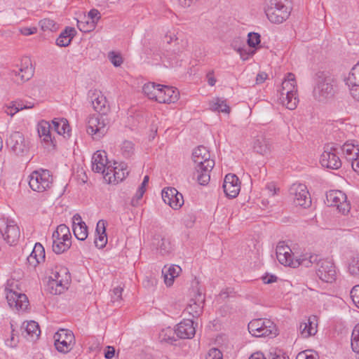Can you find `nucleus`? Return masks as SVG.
<instances>
[{"instance_id":"obj_1","label":"nucleus","mask_w":359,"mask_h":359,"mask_svg":"<svg viewBox=\"0 0 359 359\" xmlns=\"http://www.w3.org/2000/svg\"><path fill=\"white\" fill-rule=\"evenodd\" d=\"M296 262L305 267L316 264V274L320 280L326 283H332L336 280V267L331 260L322 259L318 255L305 254L301 255Z\"/></svg>"},{"instance_id":"obj_2","label":"nucleus","mask_w":359,"mask_h":359,"mask_svg":"<svg viewBox=\"0 0 359 359\" xmlns=\"http://www.w3.org/2000/svg\"><path fill=\"white\" fill-rule=\"evenodd\" d=\"M192 159L196 164V180L199 184L206 185L210 180V172L215 166V161L210 158V154L208 149L198 146L192 153Z\"/></svg>"},{"instance_id":"obj_3","label":"nucleus","mask_w":359,"mask_h":359,"mask_svg":"<svg viewBox=\"0 0 359 359\" xmlns=\"http://www.w3.org/2000/svg\"><path fill=\"white\" fill-rule=\"evenodd\" d=\"M316 86L313 90V95L318 101H323L332 97L334 95L335 79L333 76L325 72L318 74Z\"/></svg>"},{"instance_id":"obj_4","label":"nucleus","mask_w":359,"mask_h":359,"mask_svg":"<svg viewBox=\"0 0 359 359\" xmlns=\"http://www.w3.org/2000/svg\"><path fill=\"white\" fill-rule=\"evenodd\" d=\"M265 13L270 22L280 24L290 16V10L281 0H266Z\"/></svg>"},{"instance_id":"obj_5","label":"nucleus","mask_w":359,"mask_h":359,"mask_svg":"<svg viewBox=\"0 0 359 359\" xmlns=\"http://www.w3.org/2000/svg\"><path fill=\"white\" fill-rule=\"evenodd\" d=\"M6 144L11 153L19 157L27 156L30 149L29 141L19 131L10 133L6 138Z\"/></svg>"},{"instance_id":"obj_6","label":"nucleus","mask_w":359,"mask_h":359,"mask_svg":"<svg viewBox=\"0 0 359 359\" xmlns=\"http://www.w3.org/2000/svg\"><path fill=\"white\" fill-rule=\"evenodd\" d=\"M110 120L107 114H98L89 117L86 131L88 134L93 136V139L98 140L102 138L109 128Z\"/></svg>"},{"instance_id":"obj_7","label":"nucleus","mask_w":359,"mask_h":359,"mask_svg":"<svg viewBox=\"0 0 359 359\" xmlns=\"http://www.w3.org/2000/svg\"><path fill=\"white\" fill-rule=\"evenodd\" d=\"M71 283V275L67 268L60 267L53 273L48 283L50 292L60 294L67 290Z\"/></svg>"},{"instance_id":"obj_8","label":"nucleus","mask_w":359,"mask_h":359,"mask_svg":"<svg viewBox=\"0 0 359 359\" xmlns=\"http://www.w3.org/2000/svg\"><path fill=\"white\" fill-rule=\"evenodd\" d=\"M248 327L250 333L257 337H275L278 334L276 325L266 318L254 319L248 323Z\"/></svg>"},{"instance_id":"obj_9","label":"nucleus","mask_w":359,"mask_h":359,"mask_svg":"<svg viewBox=\"0 0 359 359\" xmlns=\"http://www.w3.org/2000/svg\"><path fill=\"white\" fill-rule=\"evenodd\" d=\"M53 183L50 172L46 169H39L33 171L29 176V185L37 192H43L49 189Z\"/></svg>"},{"instance_id":"obj_10","label":"nucleus","mask_w":359,"mask_h":359,"mask_svg":"<svg viewBox=\"0 0 359 359\" xmlns=\"http://www.w3.org/2000/svg\"><path fill=\"white\" fill-rule=\"evenodd\" d=\"M53 338L55 348L63 353L69 352L75 341L74 333L67 329H60L55 333Z\"/></svg>"},{"instance_id":"obj_11","label":"nucleus","mask_w":359,"mask_h":359,"mask_svg":"<svg viewBox=\"0 0 359 359\" xmlns=\"http://www.w3.org/2000/svg\"><path fill=\"white\" fill-rule=\"evenodd\" d=\"M0 233L10 245L16 243L20 238V229L15 222L6 218H0Z\"/></svg>"},{"instance_id":"obj_12","label":"nucleus","mask_w":359,"mask_h":359,"mask_svg":"<svg viewBox=\"0 0 359 359\" xmlns=\"http://www.w3.org/2000/svg\"><path fill=\"white\" fill-rule=\"evenodd\" d=\"M326 201L328 206L336 207L342 214L349 212L350 204L347 202L346 195L339 190H331L326 194Z\"/></svg>"},{"instance_id":"obj_13","label":"nucleus","mask_w":359,"mask_h":359,"mask_svg":"<svg viewBox=\"0 0 359 359\" xmlns=\"http://www.w3.org/2000/svg\"><path fill=\"white\" fill-rule=\"evenodd\" d=\"M290 194L292 196L296 205L304 208L309 207L311 204V197L306 185L303 184H293L290 189Z\"/></svg>"},{"instance_id":"obj_14","label":"nucleus","mask_w":359,"mask_h":359,"mask_svg":"<svg viewBox=\"0 0 359 359\" xmlns=\"http://www.w3.org/2000/svg\"><path fill=\"white\" fill-rule=\"evenodd\" d=\"M336 148L327 145L320 156L322 166L332 170H338L341 167V161L335 153Z\"/></svg>"},{"instance_id":"obj_15","label":"nucleus","mask_w":359,"mask_h":359,"mask_svg":"<svg viewBox=\"0 0 359 359\" xmlns=\"http://www.w3.org/2000/svg\"><path fill=\"white\" fill-rule=\"evenodd\" d=\"M162 199L175 210L180 208L184 204L182 194L173 187H166L162 190Z\"/></svg>"},{"instance_id":"obj_16","label":"nucleus","mask_w":359,"mask_h":359,"mask_svg":"<svg viewBox=\"0 0 359 359\" xmlns=\"http://www.w3.org/2000/svg\"><path fill=\"white\" fill-rule=\"evenodd\" d=\"M222 188L226 196L229 198H236L241 190V182L235 174L226 175Z\"/></svg>"},{"instance_id":"obj_17","label":"nucleus","mask_w":359,"mask_h":359,"mask_svg":"<svg viewBox=\"0 0 359 359\" xmlns=\"http://www.w3.org/2000/svg\"><path fill=\"white\" fill-rule=\"evenodd\" d=\"M88 96L95 111L98 114L107 113L109 107L107 106V99L101 91L96 89L90 90Z\"/></svg>"},{"instance_id":"obj_18","label":"nucleus","mask_w":359,"mask_h":359,"mask_svg":"<svg viewBox=\"0 0 359 359\" xmlns=\"http://www.w3.org/2000/svg\"><path fill=\"white\" fill-rule=\"evenodd\" d=\"M180 97L179 90L172 86L161 85L156 101L160 103H175Z\"/></svg>"},{"instance_id":"obj_19","label":"nucleus","mask_w":359,"mask_h":359,"mask_svg":"<svg viewBox=\"0 0 359 359\" xmlns=\"http://www.w3.org/2000/svg\"><path fill=\"white\" fill-rule=\"evenodd\" d=\"M8 305L17 310H26L29 306V300L26 294L18 293L10 290L6 294Z\"/></svg>"},{"instance_id":"obj_20","label":"nucleus","mask_w":359,"mask_h":359,"mask_svg":"<svg viewBox=\"0 0 359 359\" xmlns=\"http://www.w3.org/2000/svg\"><path fill=\"white\" fill-rule=\"evenodd\" d=\"M194 324V321L189 319L181 321L175 329L176 335L180 339H192L196 334Z\"/></svg>"},{"instance_id":"obj_21","label":"nucleus","mask_w":359,"mask_h":359,"mask_svg":"<svg viewBox=\"0 0 359 359\" xmlns=\"http://www.w3.org/2000/svg\"><path fill=\"white\" fill-rule=\"evenodd\" d=\"M51 125L48 121L42 120L37 125L39 136L48 146L51 145L53 149L56 146L55 137L51 135Z\"/></svg>"},{"instance_id":"obj_22","label":"nucleus","mask_w":359,"mask_h":359,"mask_svg":"<svg viewBox=\"0 0 359 359\" xmlns=\"http://www.w3.org/2000/svg\"><path fill=\"white\" fill-rule=\"evenodd\" d=\"M72 229L75 237L80 241H85L88 237V226L82 221L79 214H75L72 217Z\"/></svg>"},{"instance_id":"obj_23","label":"nucleus","mask_w":359,"mask_h":359,"mask_svg":"<svg viewBox=\"0 0 359 359\" xmlns=\"http://www.w3.org/2000/svg\"><path fill=\"white\" fill-rule=\"evenodd\" d=\"M20 329L22 335L27 339H36L41 333L39 324L34 320L24 322Z\"/></svg>"},{"instance_id":"obj_24","label":"nucleus","mask_w":359,"mask_h":359,"mask_svg":"<svg viewBox=\"0 0 359 359\" xmlns=\"http://www.w3.org/2000/svg\"><path fill=\"white\" fill-rule=\"evenodd\" d=\"M107 163V154L104 151H97L92 157V170L97 173H104L106 171Z\"/></svg>"},{"instance_id":"obj_25","label":"nucleus","mask_w":359,"mask_h":359,"mask_svg":"<svg viewBox=\"0 0 359 359\" xmlns=\"http://www.w3.org/2000/svg\"><path fill=\"white\" fill-rule=\"evenodd\" d=\"M45 259V250L43 246L40 243H36L30 253L27 257V262L33 267H36L39 264Z\"/></svg>"},{"instance_id":"obj_26","label":"nucleus","mask_w":359,"mask_h":359,"mask_svg":"<svg viewBox=\"0 0 359 359\" xmlns=\"http://www.w3.org/2000/svg\"><path fill=\"white\" fill-rule=\"evenodd\" d=\"M152 244L156 247L163 255H168L172 250L170 240L161 234L154 236Z\"/></svg>"},{"instance_id":"obj_27","label":"nucleus","mask_w":359,"mask_h":359,"mask_svg":"<svg viewBox=\"0 0 359 359\" xmlns=\"http://www.w3.org/2000/svg\"><path fill=\"white\" fill-rule=\"evenodd\" d=\"M76 34L74 27H66L56 39V45L60 47H67L70 43Z\"/></svg>"},{"instance_id":"obj_28","label":"nucleus","mask_w":359,"mask_h":359,"mask_svg":"<svg viewBox=\"0 0 359 359\" xmlns=\"http://www.w3.org/2000/svg\"><path fill=\"white\" fill-rule=\"evenodd\" d=\"M53 126L51 129L54 130L58 135H64L65 137H70V126L65 118H54L52 121Z\"/></svg>"},{"instance_id":"obj_29","label":"nucleus","mask_w":359,"mask_h":359,"mask_svg":"<svg viewBox=\"0 0 359 359\" xmlns=\"http://www.w3.org/2000/svg\"><path fill=\"white\" fill-rule=\"evenodd\" d=\"M290 93H297V81L292 73L287 74V78L282 83V88L280 91V95Z\"/></svg>"},{"instance_id":"obj_30","label":"nucleus","mask_w":359,"mask_h":359,"mask_svg":"<svg viewBox=\"0 0 359 359\" xmlns=\"http://www.w3.org/2000/svg\"><path fill=\"white\" fill-rule=\"evenodd\" d=\"M182 269L178 265H172L168 268L165 266L162 270L164 280L167 285H172L175 278L177 277Z\"/></svg>"},{"instance_id":"obj_31","label":"nucleus","mask_w":359,"mask_h":359,"mask_svg":"<svg viewBox=\"0 0 359 359\" xmlns=\"http://www.w3.org/2000/svg\"><path fill=\"white\" fill-rule=\"evenodd\" d=\"M269 141L263 136H258L253 142V149L257 154L265 155L270 151Z\"/></svg>"},{"instance_id":"obj_32","label":"nucleus","mask_w":359,"mask_h":359,"mask_svg":"<svg viewBox=\"0 0 359 359\" xmlns=\"http://www.w3.org/2000/svg\"><path fill=\"white\" fill-rule=\"evenodd\" d=\"M280 100H281L282 104L290 110L294 109L299 102L297 93H285V95H280Z\"/></svg>"},{"instance_id":"obj_33","label":"nucleus","mask_w":359,"mask_h":359,"mask_svg":"<svg viewBox=\"0 0 359 359\" xmlns=\"http://www.w3.org/2000/svg\"><path fill=\"white\" fill-rule=\"evenodd\" d=\"M12 73L20 78V81L25 82L29 80L33 75V70L31 67H16L12 70Z\"/></svg>"},{"instance_id":"obj_34","label":"nucleus","mask_w":359,"mask_h":359,"mask_svg":"<svg viewBox=\"0 0 359 359\" xmlns=\"http://www.w3.org/2000/svg\"><path fill=\"white\" fill-rule=\"evenodd\" d=\"M161 84H156L154 82L145 83L142 88L144 93L151 100L156 101L157 93H159Z\"/></svg>"},{"instance_id":"obj_35","label":"nucleus","mask_w":359,"mask_h":359,"mask_svg":"<svg viewBox=\"0 0 359 359\" xmlns=\"http://www.w3.org/2000/svg\"><path fill=\"white\" fill-rule=\"evenodd\" d=\"M113 170L112 183H118L123 181L129 173L126 164H120L118 167L116 166L114 168Z\"/></svg>"},{"instance_id":"obj_36","label":"nucleus","mask_w":359,"mask_h":359,"mask_svg":"<svg viewBox=\"0 0 359 359\" xmlns=\"http://www.w3.org/2000/svg\"><path fill=\"white\" fill-rule=\"evenodd\" d=\"M176 332L175 330L170 328V327L161 330L159 333V339L161 341H164L170 344H173L176 341L175 338Z\"/></svg>"},{"instance_id":"obj_37","label":"nucleus","mask_w":359,"mask_h":359,"mask_svg":"<svg viewBox=\"0 0 359 359\" xmlns=\"http://www.w3.org/2000/svg\"><path fill=\"white\" fill-rule=\"evenodd\" d=\"M210 109L213 111H217L219 112L229 113L230 107L226 104L225 100L221 98H216L215 101H212L210 104Z\"/></svg>"},{"instance_id":"obj_38","label":"nucleus","mask_w":359,"mask_h":359,"mask_svg":"<svg viewBox=\"0 0 359 359\" xmlns=\"http://www.w3.org/2000/svg\"><path fill=\"white\" fill-rule=\"evenodd\" d=\"M348 271L351 276L359 278V255L350 259L348 264Z\"/></svg>"},{"instance_id":"obj_39","label":"nucleus","mask_w":359,"mask_h":359,"mask_svg":"<svg viewBox=\"0 0 359 359\" xmlns=\"http://www.w3.org/2000/svg\"><path fill=\"white\" fill-rule=\"evenodd\" d=\"M203 304L197 302H193V304H189L186 309V311L191 315L194 318H197L202 313Z\"/></svg>"},{"instance_id":"obj_40","label":"nucleus","mask_w":359,"mask_h":359,"mask_svg":"<svg viewBox=\"0 0 359 359\" xmlns=\"http://www.w3.org/2000/svg\"><path fill=\"white\" fill-rule=\"evenodd\" d=\"M300 334L304 338H307L313 334H315L316 330L311 326V323L309 322L302 323L299 325Z\"/></svg>"},{"instance_id":"obj_41","label":"nucleus","mask_w":359,"mask_h":359,"mask_svg":"<svg viewBox=\"0 0 359 359\" xmlns=\"http://www.w3.org/2000/svg\"><path fill=\"white\" fill-rule=\"evenodd\" d=\"M41 28L43 31H56L58 28V25L55 22L54 20L49 18H44L39 22Z\"/></svg>"},{"instance_id":"obj_42","label":"nucleus","mask_w":359,"mask_h":359,"mask_svg":"<svg viewBox=\"0 0 359 359\" xmlns=\"http://www.w3.org/2000/svg\"><path fill=\"white\" fill-rule=\"evenodd\" d=\"M71 245L69 243L63 242V241H53V250L56 254H61L67 251Z\"/></svg>"},{"instance_id":"obj_43","label":"nucleus","mask_w":359,"mask_h":359,"mask_svg":"<svg viewBox=\"0 0 359 359\" xmlns=\"http://www.w3.org/2000/svg\"><path fill=\"white\" fill-rule=\"evenodd\" d=\"M11 104L12 105L8 107L10 111H8L7 113L12 116L20 110H22L24 109H29L32 107V106H27L26 104H24L22 101L12 102Z\"/></svg>"},{"instance_id":"obj_44","label":"nucleus","mask_w":359,"mask_h":359,"mask_svg":"<svg viewBox=\"0 0 359 359\" xmlns=\"http://www.w3.org/2000/svg\"><path fill=\"white\" fill-rule=\"evenodd\" d=\"M135 151V145L131 141L125 140L121 146L122 154L128 158L131 156Z\"/></svg>"},{"instance_id":"obj_45","label":"nucleus","mask_w":359,"mask_h":359,"mask_svg":"<svg viewBox=\"0 0 359 359\" xmlns=\"http://www.w3.org/2000/svg\"><path fill=\"white\" fill-rule=\"evenodd\" d=\"M276 257L278 262H281L285 259V258L283 259V255L288 253V252L290 251V248L289 246L285 245V243L283 241L278 243V244L276 246Z\"/></svg>"},{"instance_id":"obj_46","label":"nucleus","mask_w":359,"mask_h":359,"mask_svg":"<svg viewBox=\"0 0 359 359\" xmlns=\"http://www.w3.org/2000/svg\"><path fill=\"white\" fill-rule=\"evenodd\" d=\"M97 234L98 236L95 239V245L97 248H103L107 243L106 227H103V231H102L101 233Z\"/></svg>"},{"instance_id":"obj_47","label":"nucleus","mask_w":359,"mask_h":359,"mask_svg":"<svg viewBox=\"0 0 359 359\" xmlns=\"http://www.w3.org/2000/svg\"><path fill=\"white\" fill-rule=\"evenodd\" d=\"M356 72H353L351 69L347 78L345 79V83L348 87L358 86L359 85V76H356Z\"/></svg>"},{"instance_id":"obj_48","label":"nucleus","mask_w":359,"mask_h":359,"mask_svg":"<svg viewBox=\"0 0 359 359\" xmlns=\"http://www.w3.org/2000/svg\"><path fill=\"white\" fill-rule=\"evenodd\" d=\"M358 146H359V144H355L354 143H349L348 142H346L341 147V149L347 156L353 155V157H355V152H356L357 149H358Z\"/></svg>"},{"instance_id":"obj_49","label":"nucleus","mask_w":359,"mask_h":359,"mask_svg":"<svg viewBox=\"0 0 359 359\" xmlns=\"http://www.w3.org/2000/svg\"><path fill=\"white\" fill-rule=\"evenodd\" d=\"M248 44L250 48H256L260 43V34L256 32H250L248 35Z\"/></svg>"},{"instance_id":"obj_50","label":"nucleus","mask_w":359,"mask_h":359,"mask_svg":"<svg viewBox=\"0 0 359 359\" xmlns=\"http://www.w3.org/2000/svg\"><path fill=\"white\" fill-rule=\"evenodd\" d=\"M95 27V24L89 21H81L77 20V27L78 29L83 32H89L93 30Z\"/></svg>"},{"instance_id":"obj_51","label":"nucleus","mask_w":359,"mask_h":359,"mask_svg":"<svg viewBox=\"0 0 359 359\" xmlns=\"http://www.w3.org/2000/svg\"><path fill=\"white\" fill-rule=\"evenodd\" d=\"M205 359H223V354L218 348H212L206 355Z\"/></svg>"},{"instance_id":"obj_52","label":"nucleus","mask_w":359,"mask_h":359,"mask_svg":"<svg viewBox=\"0 0 359 359\" xmlns=\"http://www.w3.org/2000/svg\"><path fill=\"white\" fill-rule=\"evenodd\" d=\"M296 359H318L316 353H313L312 351L306 350L299 353Z\"/></svg>"},{"instance_id":"obj_53","label":"nucleus","mask_w":359,"mask_h":359,"mask_svg":"<svg viewBox=\"0 0 359 359\" xmlns=\"http://www.w3.org/2000/svg\"><path fill=\"white\" fill-rule=\"evenodd\" d=\"M238 52L243 60H247L250 56H252L255 50H251L245 47L239 48Z\"/></svg>"},{"instance_id":"obj_54","label":"nucleus","mask_w":359,"mask_h":359,"mask_svg":"<svg viewBox=\"0 0 359 359\" xmlns=\"http://www.w3.org/2000/svg\"><path fill=\"white\" fill-rule=\"evenodd\" d=\"M109 60L115 67H119L123 63V58L119 54L111 52L109 55Z\"/></svg>"},{"instance_id":"obj_55","label":"nucleus","mask_w":359,"mask_h":359,"mask_svg":"<svg viewBox=\"0 0 359 359\" xmlns=\"http://www.w3.org/2000/svg\"><path fill=\"white\" fill-rule=\"evenodd\" d=\"M350 295L355 305L359 308V285H355L351 289Z\"/></svg>"},{"instance_id":"obj_56","label":"nucleus","mask_w":359,"mask_h":359,"mask_svg":"<svg viewBox=\"0 0 359 359\" xmlns=\"http://www.w3.org/2000/svg\"><path fill=\"white\" fill-rule=\"evenodd\" d=\"M114 167L109 165V162L107 161L106 165V171L104 173H102L104 175V179L107 181L109 183H112V175L114 173L113 168Z\"/></svg>"},{"instance_id":"obj_57","label":"nucleus","mask_w":359,"mask_h":359,"mask_svg":"<svg viewBox=\"0 0 359 359\" xmlns=\"http://www.w3.org/2000/svg\"><path fill=\"white\" fill-rule=\"evenodd\" d=\"M271 359H289L288 356L280 349H274L270 352Z\"/></svg>"},{"instance_id":"obj_58","label":"nucleus","mask_w":359,"mask_h":359,"mask_svg":"<svg viewBox=\"0 0 359 359\" xmlns=\"http://www.w3.org/2000/svg\"><path fill=\"white\" fill-rule=\"evenodd\" d=\"M292 250L288 252V253H285V255H283L284 260L279 262L281 264L284 266H293V267H295V264L293 262L292 258Z\"/></svg>"},{"instance_id":"obj_59","label":"nucleus","mask_w":359,"mask_h":359,"mask_svg":"<svg viewBox=\"0 0 359 359\" xmlns=\"http://www.w3.org/2000/svg\"><path fill=\"white\" fill-rule=\"evenodd\" d=\"M88 17L94 24H96L101 18L100 12L95 8H93L88 12Z\"/></svg>"},{"instance_id":"obj_60","label":"nucleus","mask_w":359,"mask_h":359,"mask_svg":"<svg viewBox=\"0 0 359 359\" xmlns=\"http://www.w3.org/2000/svg\"><path fill=\"white\" fill-rule=\"evenodd\" d=\"M357 151L355 152V157H352V168L355 172L359 174V145L358 146Z\"/></svg>"},{"instance_id":"obj_61","label":"nucleus","mask_w":359,"mask_h":359,"mask_svg":"<svg viewBox=\"0 0 359 359\" xmlns=\"http://www.w3.org/2000/svg\"><path fill=\"white\" fill-rule=\"evenodd\" d=\"M123 290V288L121 287H116L113 290V294H111V299L113 302H117L121 299Z\"/></svg>"},{"instance_id":"obj_62","label":"nucleus","mask_w":359,"mask_h":359,"mask_svg":"<svg viewBox=\"0 0 359 359\" xmlns=\"http://www.w3.org/2000/svg\"><path fill=\"white\" fill-rule=\"evenodd\" d=\"M183 220L187 226H191L196 220V217L193 214H189L184 216Z\"/></svg>"},{"instance_id":"obj_63","label":"nucleus","mask_w":359,"mask_h":359,"mask_svg":"<svg viewBox=\"0 0 359 359\" xmlns=\"http://www.w3.org/2000/svg\"><path fill=\"white\" fill-rule=\"evenodd\" d=\"M56 230L61 236H64L65 235H67V233L69 234V232H70L69 227L65 224H60L57 226Z\"/></svg>"},{"instance_id":"obj_64","label":"nucleus","mask_w":359,"mask_h":359,"mask_svg":"<svg viewBox=\"0 0 359 359\" xmlns=\"http://www.w3.org/2000/svg\"><path fill=\"white\" fill-rule=\"evenodd\" d=\"M352 97L359 102V84L358 86L348 87Z\"/></svg>"}]
</instances>
